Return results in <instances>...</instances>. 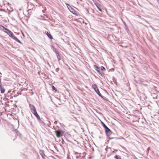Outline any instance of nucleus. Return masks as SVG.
I'll list each match as a JSON object with an SVG mask.
<instances>
[{
    "label": "nucleus",
    "mask_w": 159,
    "mask_h": 159,
    "mask_svg": "<svg viewBox=\"0 0 159 159\" xmlns=\"http://www.w3.org/2000/svg\"><path fill=\"white\" fill-rule=\"evenodd\" d=\"M9 106V104H7L5 103V107H8Z\"/></svg>",
    "instance_id": "23"
},
{
    "label": "nucleus",
    "mask_w": 159,
    "mask_h": 159,
    "mask_svg": "<svg viewBox=\"0 0 159 159\" xmlns=\"http://www.w3.org/2000/svg\"><path fill=\"white\" fill-rule=\"evenodd\" d=\"M69 10L71 13L76 16H78L79 15V14L77 13L76 11L72 7L70 8Z\"/></svg>",
    "instance_id": "4"
},
{
    "label": "nucleus",
    "mask_w": 159,
    "mask_h": 159,
    "mask_svg": "<svg viewBox=\"0 0 159 159\" xmlns=\"http://www.w3.org/2000/svg\"><path fill=\"white\" fill-rule=\"evenodd\" d=\"M106 128L105 129L106 135L107 136H109L111 134V131L108 127Z\"/></svg>",
    "instance_id": "3"
},
{
    "label": "nucleus",
    "mask_w": 159,
    "mask_h": 159,
    "mask_svg": "<svg viewBox=\"0 0 159 159\" xmlns=\"http://www.w3.org/2000/svg\"><path fill=\"white\" fill-rule=\"evenodd\" d=\"M0 74H1V73L0 72ZM0 77H1V76H0Z\"/></svg>",
    "instance_id": "34"
},
{
    "label": "nucleus",
    "mask_w": 159,
    "mask_h": 159,
    "mask_svg": "<svg viewBox=\"0 0 159 159\" xmlns=\"http://www.w3.org/2000/svg\"><path fill=\"white\" fill-rule=\"evenodd\" d=\"M46 34L48 36V37L51 39H53L52 36L51 35V34L49 33L48 31L45 32Z\"/></svg>",
    "instance_id": "7"
},
{
    "label": "nucleus",
    "mask_w": 159,
    "mask_h": 159,
    "mask_svg": "<svg viewBox=\"0 0 159 159\" xmlns=\"http://www.w3.org/2000/svg\"><path fill=\"white\" fill-rule=\"evenodd\" d=\"M0 91L2 93H4L5 90L4 88L2 87L1 88H0Z\"/></svg>",
    "instance_id": "12"
},
{
    "label": "nucleus",
    "mask_w": 159,
    "mask_h": 159,
    "mask_svg": "<svg viewBox=\"0 0 159 159\" xmlns=\"http://www.w3.org/2000/svg\"><path fill=\"white\" fill-rule=\"evenodd\" d=\"M123 23H124V25H125V26H127V25H126V23H125V22H123Z\"/></svg>",
    "instance_id": "26"
},
{
    "label": "nucleus",
    "mask_w": 159,
    "mask_h": 159,
    "mask_svg": "<svg viewBox=\"0 0 159 159\" xmlns=\"http://www.w3.org/2000/svg\"><path fill=\"white\" fill-rule=\"evenodd\" d=\"M92 87L96 92L97 93L100 97H102V95L100 93L99 91V90L97 85L95 84H94L92 85Z\"/></svg>",
    "instance_id": "2"
},
{
    "label": "nucleus",
    "mask_w": 159,
    "mask_h": 159,
    "mask_svg": "<svg viewBox=\"0 0 159 159\" xmlns=\"http://www.w3.org/2000/svg\"><path fill=\"white\" fill-rule=\"evenodd\" d=\"M67 7L68 9H70V8H71L72 7L70 6V5L68 3H66Z\"/></svg>",
    "instance_id": "17"
},
{
    "label": "nucleus",
    "mask_w": 159,
    "mask_h": 159,
    "mask_svg": "<svg viewBox=\"0 0 159 159\" xmlns=\"http://www.w3.org/2000/svg\"><path fill=\"white\" fill-rule=\"evenodd\" d=\"M52 89L53 90H55L56 91H57V90L56 89L55 87L54 86H52Z\"/></svg>",
    "instance_id": "18"
},
{
    "label": "nucleus",
    "mask_w": 159,
    "mask_h": 159,
    "mask_svg": "<svg viewBox=\"0 0 159 159\" xmlns=\"http://www.w3.org/2000/svg\"><path fill=\"white\" fill-rule=\"evenodd\" d=\"M56 136L57 138H60L62 136L60 131L57 130L56 131Z\"/></svg>",
    "instance_id": "6"
},
{
    "label": "nucleus",
    "mask_w": 159,
    "mask_h": 159,
    "mask_svg": "<svg viewBox=\"0 0 159 159\" xmlns=\"http://www.w3.org/2000/svg\"><path fill=\"white\" fill-rule=\"evenodd\" d=\"M1 95H0V96H1Z\"/></svg>",
    "instance_id": "37"
},
{
    "label": "nucleus",
    "mask_w": 159,
    "mask_h": 159,
    "mask_svg": "<svg viewBox=\"0 0 159 159\" xmlns=\"http://www.w3.org/2000/svg\"><path fill=\"white\" fill-rule=\"evenodd\" d=\"M12 102V101H11V102Z\"/></svg>",
    "instance_id": "35"
},
{
    "label": "nucleus",
    "mask_w": 159,
    "mask_h": 159,
    "mask_svg": "<svg viewBox=\"0 0 159 159\" xmlns=\"http://www.w3.org/2000/svg\"><path fill=\"white\" fill-rule=\"evenodd\" d=\"M29 107L32 112L33 113L34 112L36 111L35 108L33 105L30 104L29 105Z\"/></svg>",
    "instance_id": "5"
},
{
    "label": "nucleus",
    "mask_w": 159,
    "mask_h": 159,
    "mask_svg": "<svg viewBox=\"0 0 159 159\" xmlns=\"http://www.w3.org/2000/svg\"><path fill=\"white\" fill-rule=\"evenodd\" d=\"M116 159H121L120 156L119 155H116L115 157Z\"/></svg>",
    "instance_id": "15"
},
{
    "label": "nucleus",
    "mask_w": 159,
    "mask_h": 159,
    "mask_svg": "<svg viewBox=\"0 0 159 159\" xmlns=\"http://www.w3.org/2000/svg\"><path fill=\"white\" fill-rule=\"evenodd\" d=\"M33 113L34 114L35 116L38 119H40V117L37 113L36 111L34 112Z\"/></svg>",
    "instance_id": "9"
},
{
    "label": "nucleus",
    "mask_w": 159,
    "mask_h": 159,
    "mask_svg": "<svg viewBox=\"0 0 159 159\" xmlns=\"http://www.w3.org/2000/svg\"><path fill=\"white\" fill-rule=\"evenodd\" d=\"M53 51L56 53V54L57 53H58L57 50L56 48H54Z\"/></svg>",
    "instance_id": "21"
},
{
    "label": "nucleus",
    "mask_w": 159,
    "mask_h": 159,
    "mask_svg": "<svg viewBox=\"0 0 159 159\" xmlns=\"http://www.w3.org/2000/svg\"><path fill=\"white\" fill-rule=\"evenodd\" d=\"M51 25H52V26H53V25H52V24Z\"/></svg>",
    "instance_id": "36"
},
{
    "label": "nucleus",
    "mask_w": 159,
    "mask_h": 159,
    "mask_svg": "<svg viewBox=\"0 0 159 159\" xmlns=\"http://www.w3.org/2000/svg\"><path fill=\"white\" fill-rule=\"evenodd\" d=\"M67 7L68 9H70V8H71L72 7L70 6V5L68 3H66Z\"/></svg>",
    "instance_id": "16"
},
{
    "label": "nucleus",
    "mask_w": 159,
    "mask_h": 159,
    "mask_svg": "<svg viewBox=\"0 0 159 159\" xmlns=\"http://www.w3.org/2000/svg\"><path fill=\"white\" fill-rule=\"evenodd\" d=\"M125 27V30L127 32V33L129 34V30L128 26H126Z\"/></svg>",
    "instance_id": "14"
},
{
    "label": "nucleus",
    "mask_w": 159,
    "mask_h": 159,
    "mask_svg": "<svg viewBox=\"0 0 159 159\" xmlns=\"http://www.w3.org/2000/svg\"><path fill=\"white\" fill-rule=\"evenodd\" d=\"M39 153L41 156L43 158H44L45 155L44 153V151L43 150H40L39 151Z\"/></svg>",
    "instance_id": "8"
},
{
    "label": "nucleus",
    "mask_w": 159,
    "mask_h": 159,
    "mask_svg": "<svg viewBox=\"0 0 159 159\" xmlns=\"http://www.w3.org/2000/svg\"><path fill=\"white\" fill-rule=\"evenodd\" d=\"M101 70H102V71H105L106 70L105 68L103 66H102L101 67Z\"/></svg>",
    "instance_id": "20"
},
{
    "label": "nucleus",
    "mask_w": 159,
    "mask_h": 159,
    "mask_svg": "<svg viewBox=\"0 0 159 159\" xmlns=\"http://www.w3.org/2000/svg\"><path fill=\"white\" fill-rule=\"evenodd\" d=\"M157 2L158 3L159 5V0H157Z\"/></svg>",
    "instance_id": "30"
},
{
    "label": "nucleus",
    "mask_w": 159,
    "mask_h": 159,
    "mask_svg": "<svg viewBox=\"0 0 159 159\" xmlns=\"http://www.w3.org/2000/svg\"><path fill=\"white\" fill-rule=\"evenodd\" d=\"M43 11V12H44V10H43V11Z\"/></svg>",
    "instance_id": "33"
},
{
    "label": "nucleus",
    "mask_w": 159,
    "mask_h": 159,
    "mask_svg": "<svg viewBox=\"0 0 159 159\" xmlns=\"http://www.w3.org/2000/svg\"><path fill=\"white\" fill-rule=\"evenodd\" d=\"M86 10H87V13H88V14H90V13H89V10L88 9H86Z\"/></svg>",
    "instance_id": "25"
},
{
    "label": "nucleus",
    "mask_w": 159,
    "mask_h": 159,
    "mask_svg": "<svg viewBox=\"0 0 159 159\" xmlns=\"http://www.w3.org/2000/svg\"><path fill=\"white\" fill-rule=\"evenodd\" d=\"M56 70H57V71L58 70V68H57L56 69Z\"/></svg>",
    "instance_id": "32"
},
{
    "label": "nucleus",
    "mask_w": 159,
    "mask_h": 159,
    "mask_svg": "<svg viewBox=\"0 0 159 159\" xmlns=\"http://www.w3.org/2000/svg\"><path fill=\"white\" fill-rule=\"evenodd\" d=\"M102 124L105 129L106 128V127H107L103 122H102Z\"/></svg>",
    "instance_id": "19"
},
{
    "label": "nucleus",
    "mask_w": 159,
    "mask_h": 159,
    "mask_svg": "<svg viewBox=\"0 0 159 159\" xmlns=\"http://www.w3.org/2000/svg\"><path fill=\"white\" fill-rule=\"evenodd\" d=\"M2 83L0 81V88H1L2 87Z\"/></svg>",
    "instance_id": "24"
},
{
    "label": "nucleus",
    "mask_w": 159,
    "mask_h": 159,
    "mask_svg": "<svg viewBox=\"0 0 159 159\" xmlns=\"http://www.w3.org/2000/svg\"><path fill=\"white\" fill-rule=\"evenodd\" d=\"M80 157V156H76V158L78 159Z\"/></svg>",
    "instance_id": "27"
},
{
    "label": "nucleus",
    "mask_w": 159,
    "mask_h": 159,
    "mask_svg": "<svg viewBox=\"0 0 159 159\" xmlns=\"http://www.w3.org/2000/svg\"><path fill=\"white\" fill-rule=\"evenodd\" d=\"M95 4L96 5L97 8L98 9L99 11H100L101 12H102V9L99 7V6L100 5L99 4H96V3H95Z\"/></svg>",
    "instance_id": "11"
},
{
    "label": "nucleus",
    "mask_w": 159,
    "mask_h": 159,
    "mask_svg": "<svg viewBox=\"0 0 159 159\" xmlns=\"http://www.w3.org/2000/svg\"><path fill=\"white\" fill-rule=\"evenodd\" d=\"M95 68H96L95 70L98 72L99 74H100V75H101L102 76V73L100 72V70L98 66H95Z\"/></svg>",
    "instance_id": "10"
},
{
    "label": "nucleus",
    "mask_w": 159,
    "mask_h": 159,
    "mask_svg": "<svg viewBox=\"0 0 159 159\" xmlns=\"http://www.w3.org/2000/svg\"><path fill=\"white\" fill-rule=\"evenodd\" d=\"M0 11H4L6 12H7V11H5V9H0Z\"/></svg>",
    "instance_id": "22"
},
{
    "label": "nucleus",
    "mask_w": 159,
    "mask_h": 159,
    "mask_svg": "<svg viewBox=\"0 0 159 159\" xmlns=\"http://www.w3.org/2000/svg\"><path fill=\"white\" fill-rule=\"evenodd\" d=\"M91 10L93 12V11H93L92 9H91Z\"/></svg>",
    "instance_id": "31"
},
{
    "label": "nucleus",
    "mask_w": 159,
    "mask_h": 159,
    "mask_svg": "<svg viewBox=\"0 0 159 159\" xmlns=\"http://www.w3.org/2000/svg\"><path fill=\"white\" fill-rule=\"evenodd\" d=\"M3 27V30L4 32L7 33L9 37L14 40H19L17 38L15 37L13 34V33L7 28L4 27L2 26Z\"/></svg>",
    "instance_id": "1"
},
{
    "label": "nucleus",
    "mask_w": 159,
    "mask_h": 159,
    "mask_svg": "<svg viewBox=\"0 0 159 159\" xmlns=\"http://www.w3.org/2000/svg\"><path fill=\"white\" fill-rule=\"evenodd\" d=\"M56 56H57L58 61H59L61 60V57L60 55H59L58 53H57Z\"/></svg>",
    "instance_id": "13"
},
{
    "label": "nucleus",
    "mask_w": 159,
    "mask_h": 159,
    "mask_svg": "<svg viewBox=\"0 0 159 159\" xmlns=\"http://www.w3.org/2000/svg\"><path fill=\"white\" fill-rule=\"evenodd\" d=\"M17 42H18V43H21V42L20 41V40H16Z\"/></svg>",
    "instance_id": "29"
},
{
    "label": "nucleus",
    "mask_w": 159,
    "mask_h": 159,
    "mask_svg": "<svg viewBox=\"0 0 159 159\" xmlns=\"http://www.w3.org/2000/svg\"><path fill=\"white\" fill-rule=\"evenodd\" d=\"M9 103V101H7V102H5V103H7H7Z\"/></svg>",
    "instance_id": "28"
}]
</instances>
